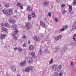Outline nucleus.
Masks as SVG:
<instances>
[{
	"label": "nucleus",
	"instance_id": "nucleus-7",
	"mask_svg": "<svg viewBox=\"0 0 76 76\" xmlns=\"http://www.w3.org/2000/svg\"><path fill=\"white\" fill-rule=\"evenodd\" d=\"M57 66L56 65H52V70H54L55 71L56 70Z\"/></svg>",
	"mask_w": 76,
	"mask_h": 76
},
{
	"label": "nucleus",
	"instance_id": "nucleus-1",
	"mask_svg": "<svg viewBox=\"0 0 76 76\" xmlns=\"http://www.w3.org/2000/svg\"><path fill=\"white\" fill-rule=\"evenodd\" d=\"M26 64V61H23L21 62L20 63V67H23L24 66H25Z\"/></svg>",
	"mask_w": 76,
	"mask_h": 76
},
{
	"label": "nucleus",
	"instance_id": "nucleus-28",
	"mask_svg": "<svg viewBox=\"0 0 76 76\" xmlns=\"http://www.w3.org/2000/svg\"><path fill=\"white\" fill-rule=\"evenodd\" d=\"M32 16L33 18H35V14L34 12H32Z\"/></svg>",
	"mask_w": 76,
	"mask_h": 76
},
{
	"label": "nucleus",
	"instance_id": "nucleus-44",
	"mask_svg": "<svg viewBox=\"0 0 76 76\" xmlns=\"http://www.w3.org/2000/svg\"><path fill=\"white\" fill-rule=\"evenodd\" d=\"M55 20L56 22H58V19L57 18H55Z\"/></svg>",
	"mask_w": 76,
	"mask_h": 76
},
{
	"label": "nucleus",
	"instance_id": "nucleus-32",
	"mask_svg": "<svg viewBox=\"0 0 76 76\" xmlns=\"http://www.w3.org/2000/svg\"><path fill=\"white\" fill-rule=\"evenodd\" d=\"M2 11L5 14H6L7 13V11H6V10H2Z\"/></svg>",
	"mask_w": 76,
	"mask_h": 76
},
{
	"label": "nucleus",
	"instance_id": "nucleus-14",
	"mask_svg": "<svg viewBox=\"0 0 76 76\" xmlns=\"http://www.w3.org/2000/svg\"><path fill=\"white\" fill-rule=\"evenodd\" d=\"M26 10L28 12L32 11V8H31V7L28 6L26 9Z\"/></svg>",
	"mask_w": 76,
	"mask_h": 76
},
{
	"label": "nucleus",
	"instance_id": "nucleus-58",
	"mask_svg": "<svg viewBox=\"0 0 76 76\" xmlns=\"http://www.w3.org/2000/svg\"><path fill=\"white\" fill-rule=\"evenodd\" d=\"M1 4H0V7H1Z\"/></svg>",
	"mask_w": 76,
	"mask_h": 76
},
{
	"label": "nucleus",
	"instance_id": "nucleus-21",
	"mask_svg": "<svg viewBox=\"0 0 76 76\" xmlns=\"http://www.w3.org/2000/svg\"><path fill=\"white\" fill-rule=\"evenodd\" d=\"M42 53V50H40L39 51L38 54H39V55H41Z\"/></svg>",
	"mask_w": 76,
	"mask_h": 76
},
{
	"label": "nucleus",
	"instance_id": "nucleus-29",
	"mask_svg": "<svg viewBox=\"0 0 76 76\" xmlns=\"http://www.w3.org/2000/svg\"><path fill=\"white\" fill-rule=\"evenodd\" d=\"M14 35H13V39L15 40V41H16L17 40V37L15 36H14Z\"/></svg>",
	"mask_w": 76,
	"mask_h": 76
},
{
	"label": "nucleus",
	"instance_id": "nucleus-12",
	"mask_svg": "<svg viewBox=\"0 0 76 76\" xmlns=\"http://www.w3.org/2000/svg\"><path fill=\"white\" fill-rule=\"evenodd\" d=\"M59 50H60V47L58 46H56L55 50V52H56V53L58 52Z\"/></svg>",
	"mask_w": 76,
	"mask_h": 76
},
{
	"label": "nucleus",
	"instance_id": "nucleus-34",
	"mask_svg": "<svg viewBox=\"0 0 76 76\" xmlns=\"http://www.w3.org/2000/svg\"><path fill=\"white\" fill-rule=\"evenodd\" d=\"M1 30L4 31H6V28L5 27H2L1 28Z\"/></svg>",
	"mask_w": 76,
	"mask_h": 76
},
{
	"label": "nucleus",
	"instance_id": "nucleus-35",
	"mask_svg": "<svg viewBox=\"0 0 76 76\" xmlns=\"http://www.w3.org/2000/svg\"><path fill=\"white\" fill-rule=\"evenodd\" d=\"M33 48H34V46L32 45H31L29 47V48L30 50H32L33 49Z\"/></svg>",
	"mask_w": 76,
	"mask_h": 76
},
{
	"label": "nucleus",
	"instance_id": "nucleus-20",
	"mask_svg": "<svg viewBox=\"0 0 76 76\" xmlns=\"http://www.w3.org/2000/svg\"><path fill=\"white\" fill-rule=\"evenodd\" d=\"M40 40H41V38L39 37H37L36 38V41L39 42V41H40Z\"/></svg>",
	"mask_w": 76,
	"mask_h": 76
},
{
	"label": "nucleus",
	"instance_id": "nucleus-43",
	"mask_svg": "<svg viewBox=\"0 0 76 76\" xmlns=\"http://www.w3.org/2000/svg\"><path fill=\"white\" fill-rule=\"evenodd\" d=\"M1 26H5V24H4V23H2L1 24Z\"/></svg>",
	"mask_w": 76,
	"mask_h": 76
},
{
	"label": "nucleus",
	"instance_id": "nucleus-10",
	"mask_svg": "<svg viewBox=\"0 0 76 76\" xmlns=\"http://www.w3.org/2000/svg\"><path fill=\"white\" fill-rule=\"evenodd\" d=\"M62 37V36L60 35L57 37H56L55 38V41H57V40H59L60 39H61V38Z\"/></svg>",
	"mask_w": 76,
	"mask_h": 76
},
{
	"label": "nucleus",
	"instance_id": "nucleus-3",
	"mask_svg": "<svg viewBox=\"0 0 76 76\" xmlns=\"http://www.w3.org/2000/svg\"><path fill=\"white\" fill-rule=\"evenodd\" d=\"M7 12L8 15H12V13H13L12 9H7Z\"/></svg>",
	"mask_w": 76,
	"mask_h": 76
},
{
	"label": "nucleus",
	"instance_id": "nucleus-25",
	"mask_svg": "<svg viewBox=\"0 0 76 76\" xmlns=\"http://www.w3.org/2000/svg\"><path fill=\"white\" fill-rule=\"evenodd\" d=\"M28 19L29 20H31V15H28Z\"/></svg>",
	"mask_w": 76,
	"mask_h": 76
},
{
	"label": "nucleus",
	"instance_id": "nucleus-60",
	"mask_svg": "<svg viewBox=\"0 0 76 76\" xmlns=\"http://www.w3.org/2000/svg\"><path fill=\"white\" fill-rule=\"evenodd\" d=\"M20 41H21L22 40H20Z\"/></svg>",
	"mask_w": 76,
	"mask_h": 76
},
{
	"label": "nucleus",
	"instance_id": "nucleus-23",
	"mask_svg": "<svg viewBox=\"0 0 76 76\" xmlns=\"http://www.w3.org/2000/svg\"><path fill=\"white\" fill-rule=\"evenodd\" d=\"M12 28H13L14 29H16V28H17V25L16 24L13 25L12 26Z\"/></svg>",
	"mask_w": 76,
	"mask_h": 76
},
{
	"label": "nucleus",
	"instance_id": "nucleus-26",
	"mask_svg": "<svg viewBox=\"0 0 76 76\" xmlns=\"http://www.w3.org/2000/svg\"><path fill=\"white\" fill-rule=\"evenodd\" d=\"M53 59H52L49 61V63L50 64H53Z\"/></svg>",
	"mask_w": 76,
	"mask_h": 76
},
{
	"label": "nucleus",
	"instance_id": "nucleus-22",
	"mask_svg": "<svg viewBox=\"0 0 76 76\" xmlns=\"http://www.w3.org/2000/svg\"><path fill=\"white\" fill-rule=\"evenodd\" d=\"M30 70V67H28L25 69V70L26 72H29Z\"/></svg>",
	"mask_w": 76,
	"mask_h": 76
},
{
	"label": "nucleus",
	"instance_id": "nucleus-56",
	"mask_svg": "<svg viewBox=\"0 0 76 76\" xmlns=\"http://www.w3.org/2000/svg\"><path fill=\"white\" fill-rule=\"evenodd\" d=\"M45 38H46V39H48V36H46V37H45Z\"/></svg>",
	"mask_w": 76,
	"mask_h": 76
},
{
	"label": "nucleus",
	"instance_id": "nucleus-4",
	"mask_svg": "<svg viewBox=\"0 0 76 76\" xmlns=\"http://www.w3.org/2000/svg\"><path fill=\"white\" fill-rule=\"evenodd\" d=\"M49 4V3L48 2L45 1L43 2L42 5L44 7H47V6H48Z\"/></svg>",
	"mask_w": 76,
	"mask_h": 76
},
{
	"label": "nucleus",
	"instance_id": "nucleus-55",
	"mask_svg": "<svg viewBox=\"0 0 76 76\" xmlns=\"http://www.w3.org/2000/svg\"><path fill=\"white\" fill-rule=\"evenodd\" d=\"M44 20H47V18H45Z\"/></svg>",
	"mask_w": 76,
	"mask_h": 76
},
{
	"label": "nucleus",
	"instance_id": "nucleus-6",
	"mask_svg": "<svg viewBox=\"0 0 76 76\" xmlns=\"http://www.w3.org/2000/svg\"><path fill=\"white\" fill-rule=\"evenodd\" d=\"M67 50V45H64V48L62 49V52L63 53H64L65 52V51H66Z\"/></svg>",
	"mask_w": 76,
	"mask_h": 76
},
{
	"label": "nucleus",
	"instance_id": "nucleus-16",
	"mask_svg": "<svg viewBox=\"0 0 76 76\" xmlns=\"http://www.w3.org/2000/svg\"><path fill=\"white\" fill-rule=\"evenodd\" d=\"M6 37V35L5 34H2L1 35V38H2V39H5V38Z\"/></svg>",
	"mask_w": 76,
	"mask_h": 76
},
{
	"label": "nucleus",
	"instance_id": "nucleus-9",
	"mask_svg": "<svg viewBox=\"0 0 76 76\" xmlns=\"http://www.w3.org/2000/svg\"><path fill=\"white\" fill-rule=\"evenodd\" d=\"M29 67H30V70H31V72H34L35 71V69L34 67L31 66H29Z\"/></svg>",
	"mask_w": 76,
	"mask_h": 76
},
{
	"label": "nucleus",
	"instance_id": "nucleus-2",
	"mask_svg": "<svg viewBox=\"0 0 76 76\" xmlns=\"http://www.w3.org/2000/svg\"><path fill=\"white\" fill-rule=\"evenodd\" d=\"M26 60H27V61L29 63H32V58H31V57H28L26 58Z\"/></svg>",
	"mask_w": 76,
	"mask_h": 76
},
{
	"label": "nucleus",
	"instance_id": "nucleus-53",
	"mask_svg": "<svg viewBox=\"0 0 76 76\" xmlns=\"http://www.w3.org/2000/svg\"><path fill=\"white\" fill-rule=\"evenodd\" d=\"M17 48H14V50H15L16 51V50H17Z\"/></svg>",
	"mask_w": 76,
	"mask_h": 76
},
{
	"label": "nucleus",
	"instance_id": "nucleus-37",
	"mask_svg": "<svg viewBox=\"0 0 76 76\" xmlns=\"http://www.w3.org/2000/svg\"><path fill=\"white\" fill-rule=\"evenodd\" d=\"M40 37L41 38H44V35L43 34H40Z\"/></svg>",
	"mask_w": 76,
	"mask_h": 76
},
{
	"label": "nucleus",
	"instance_id": "nucleus-11",
	"mask_svg": "<svg viewBox=\"0 0 76 76\" xmlns=\"http://www.w3.org/2000/svg\"><path fill=\"white\" fill-rule=\"evenodd\" d=\"M10 67L12 71L13 72H15L16 71V69L15 66H11Z\"/></svg>",
	"mask_w": 76,
	"mask_h": 76
},
{
	"label": "nucleus",
	"instance_id": "nucleus-24",
	"mask_svg": "<svg viewBox=\"0 0 76 76\" xmlns=\"http://www.w3.org/2000/svg\"><path fill=\"white\" fill-rule=\"evenodd\" d=\"M5 26H6V27H7V28H9V23H5Z\"/></svg>",
	"mask_w": 76,
	"mask_h": 76
},
{
	"label": "nucleus",
	"instance_id": "nucleus-8",
	"mask_svg": "<svg viewBox=\"0 0 76 76\" xmlns=\"http://www.w3.org/2000/svg\"><path fill=\"white\" fill-rule=\"evenodd\" d=\"M40 25L42 27V28H44L46 27L45 24L42 21H40Z\"/></svg>",
	"mask_w": 76,
	"mask_h": 76
},
{
	"label": "nucleus",
	"instance_id": "nucleus-52",
	"mask_svg": "<svg viewBox=\"0 0 76 76\" xmlns=\"http://www.w3.org/2000/svg\"><path fill=\"white\" fill-rule=\"evenodd\" d=\"M23 39H25L26 38V36H25L24 35L23 36Z\"/></svg>",
	"mask_w": 76,
	"mask_h": 76
},
{
	"label": "nucleus",
	"instance_id": "nucleus-17",
	"mask_svg": "<svg viewBox=\"0 0 76 76\" xmlns=\"http://www.w3.org/2000/svg\"><path fill=\"white\" fill-rule=\"evenodd\" d=\"M31 55L32 57H33L34 58H35V53L33 52H31Z\"/></svg>",
	"mask_w": 76,
	"mask_h": 76
},
{
	"label": "nucleus",
	"instance_id": "nucleus-19",
	"mask_svg": "<svg viewBox=\"0 0 76 76\" xmlns=\"http://www.w3.org/2000/svg\"><path fill=\"white\" fill-rule=\"evenodd\" d=\"M21 5V3H20L19 2H18L16 4V6L18 7H19Z\"/></svg>",
	"mask_w": 76,
	"mask_h": 76
},
{
	"label": "nucleus",
	"instance_id": "nucleus-47",
	"mask_svg": "<svg viewBox=\"0 0 76 76\" xmlns=\"http://www.w3.org/2000/svg\"><path fill=\"white\" fill-rule=\"evenodd\" d=\"M61 6L62 7H64L65 6V5L64 4H62L61 5Z\"/></svg>",
	"mask_w": 76,
	"mask_h": 76
},
{
	"label": "nucleus",
	"instance_id": "nucleus-38",
	"mask_svg": "<svg viewBox=\"0 0 76 76\" xmlns=\"http://www.w3.org/2000/svg\"><path fill=\"white\" fill-rule=\"evenodd\" d=\"M58 75V73H57V72H55L54 74V76H57Z\"/></svg>",
	"mask_w": 76,
	"mask_h": 76
},
{
	"label": "nucleus",
	"instance_id": "nucleus-42",
	"mask_svg": "<svg viewBox=\"0 0 76 76\" xmlns=\"http://www.w3.org/2000/svg\"><path fill=\"white\" fill-rule=\"evenodd\" d=\"M61 67H62V66H61V65H59L58 66V69H61Z\"/></svg>",
	"mask_w": 76,
	"mask_h": 76
},
{
	"label": "nucleus",
	"instance_id": "nucleus-36",
	"mask_svg": "<svg viewBox=\"0 0 76 76\" xmlns=\"http://www.w3.org/2000/svg\"><path fill=\"white\" fill-rule=\"evenodd\" d=\"M18 50L19 52H21V51H22V48H21L20 47H19L18 48Z\"/></svg>",
	"mask_w": 76,
	"mask_h": 76
},
{
	"label": "nucleus",
	"instance_id": "nucleus-33",
	"mask_svg": "<svg viewBox=\"0 0 76 76\" xmlns=\"http://www.w3.org/2000/svg\"><path fill=\"white\" fill-rule=\"evenodd\" d=\"M73 5L74 6L76 5V1H75V0H74V1L73 3Z\"/></svg>",
	"mask_w": 76,
	"mask_h": 76
},
{
	"label": "nucleus",
	"instance_id": "nucleus-18",
	"mask_svg": "<svg viewBox=\"0 0 76 76\" xmlns=\"http://www.w3.org/2000/svg\"><path fill=\"white\" fill-rule=\"evenodd\" d=\"M69 9L70 12H71L72 10V6L69 5Z\"/></svg>",
	"mask_w": 76,
	"mask_h": 76
},
{
	"label": "nucleus",
	"instance_id": "nucleus-57",
	"mask_svg": "<svg viewBox=\"0 0 76 76\" xmlns=\"http://www.w3.org/2000/svg\"><path fill=\"white\" fill-rule=\"evenodd\" d=\"M17 76H20V75H18Z\"/></svg>",
	"mask_w": 76,
	"mask_h": 76
},
{
	"label": "nucleus",
	"instance_id": "nucleus-5",
	"mask_svg": "<svg viewBox=\"0 0 76 76\" xmlns=\"http://www.w3.org/2000/svg\"><path fill=\"white\" fill-rule=\"evenodd\" d=\"M31 25V22H28V23L26 24V27L27 29H30V27L29 26H30V25Z\"/></svg>",
	"mask_w": 76,
	"mask_h": 76
},
{
	"label": "nucleus",
	"instance_id": "nucleus-41",
	"mask_svg": "<svg viewBox=\"0 0 76 76\" xmlns=\"http://www.w3.org/2000/svg\"><path fill=\"white\" fill-rule=\"evenodd\" d=\"M48 15L49 16H51V12H49Z\"/></svg>",
	"mask_w": 76,
	"mask_h": 76
},
{
	"label": "nucleus",
	"instance_id": "nucleus-13",
	"mask_svg": "<svg viewBox=\"0 0 76 76\" xmlns=\"http://www.w3.org/2000/svg\"><path fill=\"white\" fill-rule=\"evenodd\" d=\"M9 22L11 23H15L16 21L13 20H9Z\"/></svg>",
	"mask_w": 76,
	"mask_h": 76
},
{
	"label": "nucleus",
	"instance_id": "nucleus-27",
	"mask_svg": "<svg viewBox=\"0 0 76 76\" xmlns=\"http://www.w3.org/2000/svg\"><path fill=\"white\" fill-rule=\"evenodd\" d=\"M9 6H10V5L8 4H7L5 5V7H9Z\"/></svg>",
	"mask_w": 76,
	"mask_h": 76
},
{
	"label": "nucleus",
	"instance_id": "nucleus-49",
	"mask_svg": "<svg viewBox=\"0 0 76 76\" xmlns=\"http://www.w3.org/2000/svg\"><path fill=\"white\" fill-rule=\"evenodd\" d=\"M63 76V75H62L61 72L59 73V76Z\"/></svg>",
	"mask_w": 76,
	"mask_h": 76
},
{
	"label": "nucleus",
	"instance_id": "nucleus-46",
	"mask_svg": "<svg viewBox=\"0 0 76 76\" xmlns=\"http://www.w3.org/2000/svg\"><path fill=\"white\" fill-rule=\"evenodd\" d=\"M64 30H65L64 29V28H61L60 29V31H64Z\"/></svg>",
	"mask_w": 76,
	"mask_h": 76
},
{
	"label": "nucleus",
	"instance_id": "nucleus-30",
	"mask_svg": "<svg viewBox=\"0 0 76 76\" xmlns=\"http://www.w3.org/2000/svg\"><path fill=\"white\" fill-rule=\"evenodd\" d=\"M68 27L67 26H63V28H64V29L65 30V29H66Z\"/></svg>",
	"mask_w": 76,
	"mask_h": 76
},
{
	"label": "nucleus",
	"instance_id": "nucleus-54",
	"mask_svg": "<svg viewBox=\"0 0 76 76\" xmlns=\"http://www.w3.org/2000/svg\"><path fill=\"white\" fill-rule=\"evenodd\" d=\"M30 42H31V41H30V40H28V43L29 44H30Z\"/></svg>",
	"mask_w": 76,
	"mask_h": 76
},
{
	"label": "nucleus",
	"instance_id": "nucleus-50",
	"mask_svg": "<svg viewBox=\"0 0 76 76\" xmlns=\"http://www.w3.org/2000/svg\"><path fill=\"white\" fill-rule=\"evenodd\" d=\"M56 1L57 2V3H58L60 1V0H56Z\"/></svg>",
	"mask_w": 76,
	"mask_h": 76
},
{
	"label": "nucleus",
	"instance_id": "nucleus-40",
	"mask_svg": "<svg viewBox=\"0 0 76 76\" xmlns=\"http://www.w3.org/2000/svg\"><path fill=\"white\" fill-rule=\"evenodd\" d=\"M19 7H20V9H23V6H22V5L21 4Z\"/></svg>",
	"mask_w": 76,
	"mask_h": 76
},
{
	"label": "nucleus",
	"instance_id": "nucleus-59",
	"mask_svg": "<svg viewBox=\"0 0 76 76\" xmlns=\"http://www.w3.org/2000/svg\"><path fill=\"white\" fill-rule=\"evenodd\" d=\"M15 12H17V10H16V11H15Z\"/></svg>",
	"mask_w": 76,
	"mask_h": 76
},
{
	"label": "nucleus",
	"instance_id": "nucleus-45",
	"mask_svg": "<svg viewBox=\"0 0 76 76\" xmlns=\"http://www.w3.org/2000/svg\"><path fill=\"white\" fill-rule=\"evenodd\" d=\"M66 13V10H64L62 12V13L63 15H64V13Z\"/></svg>",
	"mask_w": 76,
	"mask_h": 76
},
{
	"label": "nucleus",
	"instance_id": "nucleus-39",
	"mask_svg": "<svg viewBox=\"0 0 76 76\" xmlns=\"http://www.w3.org/2000/svg\"><path fill=\"white\" fill-rule=\"evenodd\" d=\"M23 46L24 47H26V44L25 43H24Z\"/></svg>",
	"mask_w": 76,
	"mask_h": 76
},
{
	"label": "nucleus",
	"instance_id": "nucleus-51",
	"mask_svg": "<svg viewBox=\"0 0 76 76\" xmlns=\"http://www.w3.org/2000/svg\"><path fill=\"white\" fill-rule=\"evenodd\" d=\"M71 66H73V62H71Z\"/></svg>",
	"mask_w": 76,
	"mask_h": 76
},
{
	"label": "nucleus",
	"instance_id": "nucleus-48",
	"mask_svg": "<svg viewBox=\"0 0 76 76\" xmlns=\"http://www.w3.org/2000/svg\"><path fill=\"white\" fill-rule=\"evenodd\" d=\"M33 39H34V40H35V41H36L37 38H36L35 37H33Z\"/></svg>",
	"mask_w": 76,
	"mask_h": 76
},
{
	"label": "nucleus",
	"instance_id": "nucleus-15",
	"mask_svg": "<svg viewBox=\"0 0 76 76\" xmlns=\"http://www.w3.org/2000/svg\"><path fill=\"white\" fill-rule=\"evenodd\" d=\"M72 28L73 29H76V22L74 23L72 26Z\"/></svg>",
	"mask_w": 76,
	"mask_h": 76
},
{
	"label": "nucleus",
	"instance_id": "nucleus-31",
	"mask_svg": "<svg viewBox=\"0 0 76 76\" xmlns=\"http://www.w3.org/2000/svg\"><path fill=\"white\" fill-rule=\"evenodd\" d=\"M18 31L16 29L15 31H14V34L15 35H16L18 34Z\"/></svg>",
	"mask_w": 76,
	"mask_h": 76
}]
</instances>
